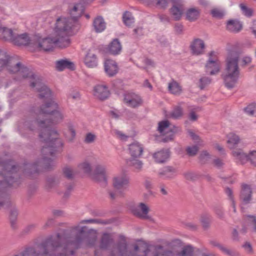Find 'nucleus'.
<instances>
[{"label":"nucleus","mask_w":256,"mask_h":256,"mask_svg":"<svg viewBox=\"0 0 256 256\" xmlns=\"http://www.w3.org/2000/svg\"><path fill=\"white\" fill-rule=\"evenodd\" d=\"M78 168L80 170H82L84 173L86 174L90 173L92 170L90 165L87 162H84L80 164Z\"/></svg>","instance_id":"obj_46"},{"label":"nucleus","mask_w":256,"mask_h":256,"mask_svg":"<svg viewBox=\"0 0 256 256\" xmlns=\"http://www.w3.org/2000/svg\"><path fill=\"white\" fill-rule=\"evenodd\" d=\"M211 82V79L208 77H202L199 80V87L201 90L204 89Z\"/></svg>","instance_id":"obj_49"},{"label":"nucleus","mask_w":256,"mask_h":256,"mask_svg":"<svg viewBox=\"0 0 256 256\" xmlns=\"http://www.w3.org/2000/svg\"><path fill=\"white\" fill-rule=\"evenodd\" d=\"M190 50L193 55L199 56L204 53L205 44L203 40L200 38H194L191 42Z\"/></svg>","instance_id":"obj_14"},{"label":"nucleus","mask_w":256,"mask_h":256,"mask_svg":"<svg viewBox=\"0 0 256 256\" xmlns=\"http://www.w3.org/2000/svg\"><path fill=\"white\" fill-rule=\"evenodd\" d=\"M123 22L127 26H130L134 22V18L130 12H126L122 16Z\"/></svg>","instance_id":"obj_39"},{"label":"nucleus","mask_w":256,"mask_h":256,"mask_svg":"<svg viewBox=\"0 0 256 256\" xmlns=\"http://www.w3.org/2000/svg\"><path fill=\"white\" fill-rule=\"evenodd\" d=\"M214 212L218 217L220 219H224V214L222 208L220 206H216L214 209Z\"/></svg>","instance_id":"obj_58"},{"label":"nucleus","mask_w":256,"mask_h":256,"mask_svg":"<svg viewBox=\"0 0 256 256\" xmlns=\"http://www.w3.org/2000/svg\"><path fill=\"white\" fill-rule=\"evenodd\" d=\"M95 138V136L91 133H88L86 134L85 138V142L86 143L92 142Z\"/></svg>","instance_id":"obj_63"},{"label":"nucleus","mask_w":256,"mask_h":256,"mask_svg":"<svg viewBox=\"0 0 256 256\" xmlns=\"http://www.w3.org/2000/svg\"><path fill=\"white\" fill-rule=\"evenodd\" d=\"M115 134L118 138L123 141H126L129 137L119 130H116L115 132Z\"/></svg>","instance_id":"obj_60"},{"label":"nucleus","mask_w":256,"mask_h":256,"mask_svg":"<svg viewBox=\"0 0 256 256\" xmlns=\"http://www.w3.org/2000/svg\"><path fill=\"white\" fill-rule=\"evenodd\" d=\"M200 222L204 229H208L211 222V216L207 214H204L200 216Z\"/></svg>","instance_id":"obj_38"},{"label":"nucleus","mask_w":256,"mask_h":256,"mask_svg":"<svg viewBox=\"0 0 256 256\" xmlns=\"http://www.w3.org/2000/svg\"><path fill=\"white\" fill-rule=\"evenodd\" d=\"M139 158H130L126 160V164L130 166L133 168L136 172H140L142 170L143 163L138 159Z\"/></svg>","instance_id":"obj_29"},{"label":"nucleus","mask_w":256,"mask_h":256,"mask_svg":"<svg viewBox=\"0 0 256 256\" xmlns=\"http://www.w3.org/2000/svg\"><path fill=\"white\" fill-rule=\"evenodd\" d=\"M169 126L170 122L168 120L160 122L158 123V130L160 133L162 134L168 128Z\"/></svg>","instance_id":"obj_45"},{"label":"nucleus","mask_w":256,"mask_h":256,"mask_svg":"<svg viewBox=\"0 0 256 256\" xmlns=\"http://www.w3.org/2000/svg\"><path fill=\"white\" fill-rule=\"evenodd\" d=\"M206 72L210 75H214L219 72L220 64L218 61L209 58L206 65Z\"/></svg>","instance_id":"obj_18"},{"label":"nucleus","mask_w":256,"mask_h":256,"mask_svg":"<svg viewBox=\"0 0 256 256\" xmlns=\"http://www.w3.org/2000/svg\"><path fill=\"white\" fill-rule=\"evenodd\" d=\"M94 95L101 100L107 99L110 92L108 86L105 84H97L94 88Z\"/></svg>","instance_id":"obj_15"},{"label":"nucleus","mask_w":256,"mask_h":256,"mask_svg":"<svg viewBox=\"0 0 256 256\" xmlns=\"http://www.w3.org/2000/svg\"><path fill=\"white\" fill-rule=\"evenodd\" d=\"M83 223H95V224H107L104 220H101L96 219V218H91V219H88V220H82L80 222V224H83Z\"/></svg>","instance_id":"obj_54"},{"label":"nucleus","mask_w":256,"mask_h":256,"mask_svg":"<svg viewBox=\"0 0 256 256\" xmlns=\"http://www.w3.org/2000/svg\"><path fill=\"white\" fill-rule=\"evenodd\" d=\"M228 138L227 142L230 148H233L240 142V138L233 132L228 134L227 136Z\"/></svg>","instance_id":"obj_37"},{"label":"nucleus","mask_w":256,"mask_h":256,"mask_svg":"<svg viewBox=\"0 0 256 256\" xmlns=\"http://www.w3.org/2000/svg\"><path fill=\"white\" fill-rule=\"evenodd\" d=\"M86 226L76 225L50 235L38 246V250L30 246L32 256H76L86 231Z\"/></svg>","instance_id":"obj_2"},{"label":"nucleus","mask_w":256,"mask_h":256,"mask_svg":"<svg viewBox=\"0 0 256 256\" xmlns=\"http://www.w3.org/2000/svg\"><path fill=\"white\" fill-rule=\"evenodd\" d=\"M32 250L30 249V247H26L24 250L19 252L18 254H16L14 256H32Z\"/></svg>","instance_id":"obj_57"},{"label":"nucleus","mask_w":256,"mask_h":256,"mask_svg":"<svg viewBox=\"0 0 256 256\" xmlns=\"http://www.w3.org/2000/svg\"><path fill=\"white\" fill-rule=\"evenodd\" d=\"M240 6L242 10V14L244 16L248 17H250L252 16L253 10L252 8L246 6L243 4H241Z\"/></svg>","instance_id":"obj_43"},{"label":"nucleus","mask_w":256,"mask_h":256,"mask_svg":"<svg viewBox=\"0 0 256 256\" xmlns=\"http://www.w3.org/2000/svg\"><path fill=\"white\" fill-rule=\"evenodd\" d=\"M30 86L35 88L39 93V98L46 102L40 108L32 110L34 119L26 120L24 124L30 130H40L39 138L44 143L41 150L42 157L32 164L24 163L22 166L14 164L11 160L0 161V189L18 186L22 182V174L32 178L41 170L52 169L55 164L49 156H53L64 146L58 132L50 128L52 125L63 119L62 114L58 110V104L51 99V90L42 82L40 78L31 82Z\"/></svg>","instance_id":"obj_1"},{"label":"nucleus","mask_w":256,"mask_h":256,"mask_svg":"<svg viewBox=\"0 0 256 256\" xmlns=\"http://www.w3.org/2000/svg\"><path fill=\"white\" fill-rule=\"evenodd\" d=\"M113 187L120 194H122L124 190L128 189L130 186V178L124 174L118 176L113 178Z\"/></svg>","instance_id":"obj_7"},{"label":"nucleus","mask_w":256,"mask_h":256,"mask_svg":"<svg viewBox=\"0 0 256 256\" xmlns=\"http://www.w3.org/2000/svg\"><path fill=\"white\" fill-rule=\"evenodd\" d=\"M232 155L242 164L249 160L250 155H248L241 149H236L232 151Z\"/></svg>","instance_id":"obj_28"},{"label":"nucleus","mask_w":256,"mask_h":256,"mask_svg":"<svg viewBox=\"0 0 256 256\" xmlns=\"http://www.w3.org/2000/svg\"><path fill=\"white\" fill-rule=\"evenodd\" d=\"M113 242V239L108 234H102L100 242L99 247L101 250H107L110 244Z\"/></svg>","instance_id":"obj_32"},{"label":"nucleus","mask_w":256,"mask_h":256,"mask_svg":"<svg viewBox=\"0 0 256 256\" xmlns=\"http://www.w3.org/2000/svg\"><path fill=\"white\" fill-rule=\"evenodd\" d=\"M106 50L109 54L116 56L119 54L121 52L122 46L118 39L115 38L108 46Z\"/></svg>","instance_id":"obj_19"},{"label":"nucleus","mask_w":256,"mask_h":256,"mask_svg":"<svg viewBox=\"0 0 256 256\" xmlns=\"http://www.w3.org/2000/svg\"><path fill=\"white\" fill-rule=\"evenodd\" d=\"M246 220L249 224L254 225L253 231L256 232V216L248 215L246 216Z\"/></svg>","instance_id":"obj_51"},{"label":"nucleus","mask_w":256,"mask_h":256,"mask_svg":"<svg viewBox=\"0 0 256 256\" xmlns=\"http://www.w3.org/2000/svg\"><path fill=\"white\" fill-rule=\"evenodd\" d=\"M252 62V58L248 56H245L242 59V66H246Z\"/></svg>","instance_id":"obj_61"},{"label":"nucleus","mask_w":256,"mask_h":256,"mask_svg":"<svg viewBox=\"0 0 256 256\" xmlns=\"http://www.w3.org/2000/svg\"><path fill=\"white\" fill-rule=\"evenodd\" d=\"M144 186L146 190L150 191L152 188V181L149 178H146L144 182Z\"/></svg>","instance_id":"obj_59"},{"label":"nucleus","mask_w":256,"mask_h":256,"mask_svg":"<svg viewBox=\"0 0 256 256\" xmlns=\"http://www.w3.org/2000/svg\"><path fill=\"white\" fill-rule=\"evenodd\" d=\"M63 133L66 140L68 142H74L76 133L74 126L71 124H68L67 128L64 131Z\"/></svg>","instance_id":"obj_27"},{"label":"nucleus","mask_w":256,"mask_h":256,"mask_svg":"<svg viewBox=\"0 0 256 256\" xmlns=\"http://www.w3.org/2000/svg\"><path fill=\"white\" fill-rule=\"evenodd\" d=\"M200 10L198 8H190L186 10V18L190 22L196 21L200 17Z\"/></svg>","instance_id":"obj_25"},{"label":"nucleus","mask_w":256,"mask_h":256,"mask_svg":"<svg viewBox=\"0 0 256 256\" xmlns=\"http://www.w3.org/2000/svg\"><path fill=\"white\" fill-rule=\"evenodd\" d=\"M124 102L128 106L132 108H138L142 104V100L140 96L134 93L125 94Z\"/></svg>","instance_id":"obj_13"},{"label":"nucleus","mask_w":256,"mask_h":256,"mask_svg":"<svg viewBox=\"0 0 256 256\" xmlns=\"http://www.w3.org/2000/svg\"><path fill=\"white\" fill-rule=\"evenodd\" d=\"M225 192L227 194V196L228 197L229 200L231 201L234 200V196H233V192L231 188H225Z\"/></svg>","instance_id":"obj_64"},{"label":"nucleus","mask_w":256,"mask_h":256,"mask_svg":"<svg viewBox=\"0 0 256 256\" xmlns=\"http://www.w3.org/2000/svg\"><path fill=\"white\" fill-rule=\"evenodd\" d=\"M93 179L100 184V186L105 187L107 185L106 170L104 166L98 165L95 168L93 174Z\"/></svg>","instance_id":"obj_10"},{"label":"nucleus","mask_w":256,"mask_h":256,"mask_svg":"<svg viewBox=\"0 0 256 256\" xmlns=\"http://www.w3.org/2000/svg\"><path fill=\"white\" fill-rule=\"evenodd\" d=\"M183 114L182 108L179 106L175 107L170 114V117L174 119L180 118Z\"/></svg>","instance_id":"obj_41"},{"label":"nucleus","mask_w":256,"mask_h":256,"mask_svg":"<svg viewBox=\"0 0 256 256\" xmlns=\"http://www.w3.org/2000/svg\"><path fill=\"white\" fill-rule=\"evenodd\" d=\"M168 89L172 94L175 95L180 94L182 90L181 86L174 80L168 84Z\"/></svg>","instance_id":"obj_35"},{"label":"nucleus","mask_w":256,"mask_h":256,"mask_svg":"<svg viewBox=\"0 0 256 256\" xmlns=\"http://www.w3.org/2000/svg\"><path fill=\"white\" fill-rule=\"evenodd\" d=\"M150 256H176V254L171 250H163V246L159 245L154 251L151 252Z\"/></svg>","instance_id":"obj_23"},{"label":"nucleus","mask_w":256,"mask_h":256,"mask_svg":"<svg viewBox=\"0 0 256 256\" xmlns=\"http://www.w3.org/2000/svg\"><path fill=\"white\" fill-rule=\"evenodd\" d=\"M246 113L250 116H256V104H249L244 108Z\"/></svg>","instance_id":"obj_47"},{"label":"nucleus","mask_w":256,"mask_h":256,"mask_svg":"<svg viewBox=\"0 0 256 256\" xmlns=\"http://www.w3.org/2000/svg\"><path fill=\"white\" fill-rule=\"evenodd\" d=\"M210 14L213 17L218 18H222L224 16L223 11L218 8H214L211 10Z\"/></svg>","instance_id":"obj_52"},{"label":"nucleus","mask_w":256,"mask_h":256,"mask_svg":"<svg viewBox=\"0 0 256 256\" xmlns=\"http://www.w3.org/2000/svg\"><path fill=\"white\" fill-rule=\"evenodd\" d=\"M173 6L170 9V13L175 20H180L183 14V5L180 0H172Z\"/></svg>","instance_id":"obj_16"},{"label":"nucleus","mask_w":256,"mask_h":256,"mask_svg":"<svg viewBox=\"0 0 256 256\" xmlns=\"http://www.w3.org/2000/svg\"><path fill=\"white\" fill-rule=\"evenodd\" d=\"M153 158L158 163H163L169 157V152L167 150H161L153 154Z\"/></svg>","instance_id":"obj_31"},{"label":"nucleus","mask_w":256,"mask_h":256,"mask_svg":"<svg viewBox=\"0 0 256 256\" xmlns=\"http://www.w3.org/2000/svg\"><path fill=\"white\" fill-rule=\"evenodd\" d=\"M30 39L28 34L26 33L18 34L14 33V36L12 40L14 44L16 45H27L30 43Z\"/></svg>","instance_id":"obj_21"},{"label":"nucleus","mask_w":256,"mask_h":256,"mask_svg":"<svg viewBox=\"0 0 256 256\" xmlns=\"http://www.w3.org/2000/svg\"><path fill=\"white\" fill-rule=\"evenodd\" d=\"M150 211L149 206L144 202L139 203L136 208L132 210V212L135 216L144 220L151 218L150 216H148Z\"/></svg>","instance_id":"obj_12"},{"label":"nucleus","mask_w":256,"mask_h":256,"mask_svg":"<svg viewBox=\"0 0 256 256\" xmlns=\"http://www.w3.org/2000/svg\"><path fill=\"white\" fill-rule=\"evenodd\" d=\"M174 29L176 34H182L184 32V26L182 24L178 22L175 24Z\"/></svg>","instance_id":"obj_56"},{"label":"nucleus","mask_w":256,"mask_h":256,"mask_svg":"<svg viewBox=\"0 0 256 256\" xmlns=\"http://www.w3.org/2000/svg\"><path fill=\"white\" fill-rule=\"evenodd\" d=\"M176 170L171 166H165L158 172L160 177H164L165 179H171L176 176Z\"/></svg>","instance_id":"obj_22"},{"label":"nucleus","mask_w":256,"mask_h":256,"mask_svg":"<svg viewBox=\"0 0 256 256\" xmlns=\"http://www.w3.org/2000/svg\"><path fill=\"white\" fill-rule=\"evenodd\" d=\"M219 250L224 254L228 256H240V254L236 250L228 248L223 244L219 248Z\"/></svg>","instance_id":"obj_40"},{"label":"nucleus","mask_w":256,"mask_h":256,"mask_svg":"<svg viewBox=\"0 0 256 256\" xmlns=\"http://www.w3.org/2000/svg\"><path fill=\"white\" fill-rule=\"evenodd\" d=\"M63 173L66 178L68 179H72L73 178L74 172L71 168L68 167L64 168Z\"/></svg>","instance_id":"obj_55"},{"label":"nucleus","mask_w":256,"mask_h":256,"mask_svg":"<svg viewBox=\"0 0 256 256\" xmlns=\"http://www.w3.org/2000/svg\"><path fill=\"white\" fill-rule=\"evenodd\" d=\"M240 53L238 51L230 52L226 59L224 72L222 74L224 86L228 89L234 88L240 76L238 61Z\"/></svg>","instance_id":"obj_3"},{"label":"nucleus","mask_w":256,"mask_h":256,"mask_svg":"<svg viewBox=\"0 0 256 256\" xmlns=\"http://www.w3.org/2000/svg\"><path fill=\"white\" fill-rule=\"evenodd\" d=\"M60 180L58 176H50L46 180V186L48 188H52L56 187L60 183Z\"/></svg>","instance_id":"obj_36"},{"label":"nucleus","mask_w":256,"mask_h":256,"mask_svg":"<svg viewBox=\"0 0 256 256\" xmlns=\"http://www.w3.org/2000/svg\"><path fill=\"white\" fill-rule=\"evenodd\" d=\"M240 199L241 201V208L242 210V206L250 204L252 200V190L249 185L245 184H242Z\"/></svg>","instance_id":"obj_11"},{"label":"nucleus","mask_w":256,"mask_h":256,"mask_svg":"<svg viewBox=\"0 0 256 256\" xmlns=\"http://www.w3.org/2000/svg\"><path fill=\"white\" fill-rule=\"evenodd\" d=\"M93 26L96 32H100L105 30L106 24L104 18L102 16H99L94 20Z\"/></svg>","instance_id":"obj_34"},{"label":"nucleus","mask_w":256,"mask_h":256,"mask_svg":"<svg viewBox=\"0 0 256 256\" xmlns=\"http://www.w3.org/2000/svg\"><path fill=\"white\" fill-rule=\"evenodd\" d=\"M56 68L58 71H62L66 68L74 70V64L72 62L68 60H61L56 62Z\"/></svg>","instance_id":"obj_30"},{"label":"nucleus","mask_w":256,"mask_h":256,"mask_svg":"<svg viewBox=\"0 0 256 256\" xmlns=\"http://www.w3.org/2000/svg\"><path fill=\"white\" fill-rule=\"evenodd\" d=\"M242 24L237 20H230L227 22V29L232 32H238L242 28Z\"/></svg>","instance_id":"obj_33"},{"label":"nucleus","mask_w":256,"mask_h":256,"mask_svg":"<svg viewBox=\"0 0 256 256\" xmlns=\"http://www.w3.org/2000/svg\"><path fill=\"white\" fill-rule=\"evenodd\" d=\"M96 240V234H90L88 236L87 244L90 246H94Z\"/></svg>","instance_id":"obj_53"},{"label":"nucleus","mask_w":256,"mask_h":256,"mask_svg":"<svg viewBox=\"0 0 256 256\" xmlns=\"http://www.w3.org/2000/svg\"><path fill=\"white\" fill-rule=\"evenodd\" d=\"M104 69L107 75L110 77L115 76L118 71L116 62L111 59H107L104 61Z\"/></svg>","instance_id":"obj_17"},{"label":"nucleus","mask_w":256,"mask_h":256,"mask_svg":"<svg viewBox=\"0 0 256 256\" xmlns=\"http://www.w3.org/2000/svg\"><path fill=\"white\" fill-rule=\"evenodd\" d=\"M60 39L56 36L52 38L48 37L42 39L38 44V47L44 51H50L53 49L54 44L61 48H66L60 46L62 43L59 42Z\"/></svg>","instance_id":"obj_9"},{"label":"nucleus","mask_w":256,"mask_h":256,"mask_svg":"<svg viewBox=\"0 0 256 256\" xmlns=\"http://www.w3.org/2000/svg\"><path fill=\"white\" fill-rule=\"evenodd\" d=\"M198 149V147L196 145H194L192 146H188L186 149V151L189 156H193L197 154Z\"/></svg>","instance_id":"obj_44"},{"label":"nucleus","mask_w":256,"mask_h":256,"mask_svg":"<svg viewBox=\"0 0 256 256\" xmlns=\"http://www.w3.org/2000/svg\"><path fill=\"white\" fill-rule=\"evenodd\" d=\"M72 20L68 18L60 17L56 22L54 28V36L60 39L63 46H68L70 43L69 36L72 34L76 28L78 27Z\"/></svg>","instance_id":"obj_5"},{"label":"nucleus","mask_w":256,"mask_h":256,"mask_svg":"<svg viewBox=\"0 0 256 256\" xmlns=\"http://www.w3.org/2000/svg\"><path fill=\"white\" fill-rule=\"evenodd\" d=\"M210 158V156L206 151H202L199 156V159L202 164H206Z\"/></svg>","instance_id":"obj_48"},{"label":"nucleus","mask_w":256,"mask_h":256,"mask_svg":"<svg viewBox=\"0 0 256 256\" xmlns=\"http://www.w3.org/2000/svg\"><path fill=\"white\" fill-rule=\"evenodd\" d=\"M249 160L253 165L256 166V151H252L250 153Z\"/></svg>","instance_id":"obj_62"},{"label":"nucleus","mask_w":256,"mask_h":256,"mask_svg":"<svg viewBox=\"0 0 256 256\" xmlns=\"http://www.w3.org/2000/svg\"><path fill=\"white\" fill-rule=\"evenodd\" d=\"M15 32L6 27H0V38L12 42Z\"/></svg>","instance_id":"obj_26"},{"label":"nucleus","mask_w":256,"mask_h":256,"mask_svg":"<svg viewBox=\"0 0 256 256\" xmlns=\"http://www.w3.org/2000/svg\"><path fill=\"white\" fill-rule=\"evenodd\" d=\"M182 175L186 180L190 181H194L198 178V174L190 171L184 172L183 173Z\"/></svg>","instance_id":"obj_42"},{"label":"nucleus","mask_w":256,"mask_h":256,"mask_svg":"<svg viewBox=\"0 0 256 256\" xmlns=\"http://www.w3.org/2000/svg\"><path fill=\"white\" fill-rule=\"evenodd\" d=\"M84 11V7L81 3L70 4L68 6V12L70 17L68 18L72 20L74 23L78 26V20Z\"/></svg>","instance_id":"obj_8"},{"label":"nucleus","mask_w":256,"mask_h":256,"mask_svg":"<svg viewBox=\"0 0 256 256\" xmlns=\"http://www.w3.org/2000/svg\"><path fill=\"white\" fill-rule=\"evenodd\" d=\"M154 4L161 8H165L168 4V0H152Z\"/></svg>","instance_id":"obj_50"},{"label":"nucleus","mask_w":256,"mask_h":256,"mask_svg":"<svg viewBox=\"0 0 256 256\" xmlns=\"http://www.w3.org/2000/svg\"><path fill=\"white\" fill-rule=\"evenodd\" d=\"M152 250L148 246L135 244L133 250H130L126 240L118 242L110 250L109 256H150Z\"/></svg>","instance_id":"obj_6"},{"label":"nucleus","mask_w":256,"mask_h":256,"mask_svg":"<svg viewBox=\"0 0 256 256\" xmlns=\"http://www.w3.org/2000/svg\"><path fill=\"white\" fill-rule=\"evenodd\" d=\"M4 68L10 73H18L22 78L30 79V83L40 78L20 62L0 50V72Z\"/></svg>","instance_id":"obj_4"},{"label":"nucleus","mask_w":256,"mask_h":256,"mask_svg":"<svg viewBox=\"0 0 256 256\" xmlns=\"http://www.w3.org/2000/svg\"><path fill=\"white\" fill-rule=\"evenodd\" d=\"M129 152L130 158H140L142 154L144 148L138 142H134L129 145Z\"/></svg>","instance_id":"obj_20"},{"label":"nucleus","mask_w":256,"mask_h":256,"mask_svg":"<svg viewBox=\"0 0 256 256\" xmlns=\"http://www.w3.org/2000/svg\"><path fill=\"white\" fill-rule=\"evenodd\" d=\"M84 62L88 68H93L97 66L98 60L96 55L88 51L84 58Z\"/></svg>","instance_id":"obj_24"}]
</instances>
